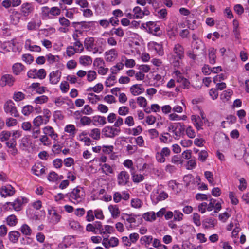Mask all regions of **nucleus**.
Returning <instances> with one entry per match:
<instances>
[{"instance_id": "nucleus-37", "label": "nucleus", "mask_w": 249, "mask_h": 249, "mask_svg": "<svg viewBox=\"0 0 249 249\" xmlns=\"http://www.w3.org/2000/svg\"><path fill=\"white\" fill-rule=\"evenodd\" d=\"M153 237L150 235H145L140 238V242L142 245L147 247L151 243Z\"/></svg>"}, {"instance_id": "nucleus-26", "label": "nucleus", "mask_w": 249, "mask_h": 249, "mask_svg": "<svg viewBox=\"0 0 249 249\" xmlns=\"http://www.w3.org/2000/svg\"><path fill=\"white\" fill-rule=\"evenodd\" d=\"M48 123V122L41 115L37 116L33 121L34 125L37 127L42 124H47Z\"/></svg>"}, {"instance_id": "nucleus-34", "label": "nucleus", "mask_w": 249, "mask_h": 249, "mask_svg": "<svg viewBox=\"0 0 249 249\" xmlns=\"http://www.w3.org/2000/svg\"><path fill=\"white\" fill-rule=\"evenodd\" d=\"M191 120L194 123L195 126L197 130L201 129L202 122L199 116L195 115H192Z\"/></svg>"}, {"instance_id": "nucleus-39", "label": "nucleus", "mask_w": 249, "mask_h": 249, "mask_svg": "<svg viewBox=\"0 0 249 249\" xmlns=\"http://www.w3.org/2000/svg\"><path fill=\"white\" fill-rule=\"evenodd\" d=\"M39 141L43 145L45 146H49L52 143L49 137L45 134L42 135L39 137Z\"/></svg>"}, {"instance_id": "nucleus-58", "label": "nucleus", "mask_w": 249, "mask_h": 249, "mask_svg": "<svg viewBox=\"0 0 249 249\" xmlns=\"http://www.w3.org/2000/svg\"><path fill=\"white\" fill-rule=\"evenodd\" d=\"M25 95L20 91L15 92L13 95V99L16 102H19L25 98Z\"/></svg>"}, {"instance_id": "nucleus-45", "label": "nucleus", "mask_w": 249, "mask_h": 249, "mask_svg": "<svg viewBox=\"0 0 249 249\" xmlns=\"http://www.w3.org/2000/svg\"><path fill=\"white\" fill-rule=\"evenodd\" d=\"M232 93L233 92L231 89H228L224 91L220 95V98L223 102L227 101L229 100Z\"/></svg>"}, {"instance_id": "nucleus-17", "label": "nucleus", "mask_w": 249, "mask_h": 249, "mask_svg": "<svg viewBox=\"0 0 249 249\" xmlns=\"http://www.w3.org/2000/svg\"><path fill=\"white\" fill-rule=\"evenodd\" d=\"M41 24V21L39 18H33L27 23V29L29 31L36 30Z\"/></svg>"}, {"instance_id": "nucleus-42", "label": "nucleus", "mask_w": 249, "mask_h": 249, "mask_svg": "<svg viewBox=\"0 0 249 249\" xmlns=\"http://www.w3.org/2000/svg\"><path fill=\"white\" fill-rule=\"evenodd\" d=\"M100 166L101 167L102 172L107 175L113 174L114 172L113 168L108 164H100Z\"/></svg>"}, {"instance_id": "nucleus-14", "label": "nucleus", "mask_w": 249, "mask_h": 249, "mask_svg": "<svg viewBox=\"0 0 249 249\" xmlns=\"http://www.w3.org/2000/svg\"><path fill=\"white\" fill-rule=\"evenodd\" d=\"M42 133L54 141L57 140L58 137V134L55 132L54 129L49 125L46 126L42 128Z\"/></svg>"}, {"instance_id": "nucleus-9", "label": "nucleus", "mask_w": 249, "mask_h": 249, "mask_svg": "<svg viewBox=\"0 0 249 249\" xmlns=\"http://www.w3.org/2000/svg\"><path fill=\"white\" fill-rule=\"evenodd\" d=\"M34 10L33 5L31 3H23L20 7L21 14L23 17H26L32 14Z\"/></svg>"}, {"instance_id": "nucleus-11", "label": "nucleus", "mask_w": 249, "mask_h": 249, "mask_svg": "<svg viewBox=\"0 0 249 249\" xmlns=\"http://www.w3.org/2000/svg\"><path fill=\"white\" fill-rule=\"evenodd\" d=\"M118 53L116 49L112 48L105 53V59L107 62H114L117 58Z\"/></svg>"}, {"instance_id": "nucleus-46", "label": "nucleus", "mask_w": 249, "mask_h": 249, "mask_svg": "<svg viewBox=\"0 0 249 249\" xmlns=\"http://www.w3.org/2000/svg\"><path fill=\"white\" fill-rule=\"evenodd\" d=\"M6 222L8 225L10 226H14L18 223V219L15 215L12 214L7 217Z\"/></svg>"}, {"instance_id": "nucleus-44", "label": "nucleus", "mask_w": 249, "mask_h": 249, "mask_svg": "<svg viewBox=\"0 0 249 249\" xmlns=\"http://www.w3.org/2000/svg\"><path fill=\"white\" fill-rule=\"evenodd\" d=\"M20 231L23 234L27 236L31 235L32 232L31 228L26 224H24L21 226Z\"/></svg>"}, {"instance_id": "nucleus-51", "label": "nucleus", "mask_w": 249, "mask_h": 249, "mask_svg": "<svg viewBox=\"0 0 249 249\" xmlns=\"http://www.w3.org/2000/svg\"><path fill=\"white\" fill-rule=\"evenodd\" d=\"M124 66V64L123 62H119L113 66L110 69V71L113 74H116L119 71L123 69Z\"/></svg>"}, {"instance_id": "nucleus-12", "label": "nucleus", "mask_w": 249, "mask_h": 249, "mask_svg": "<svg viewBox=\"0 0 249 249\" xmlns=\"http://www.w3.org/2000/svg\"><path fill=\"white\" fill-rule=\"evenodd\" d=\"M62 76V72L57 70L52 71L49 74V81L52 84L56 85L60 80Z\"/></svg>"}, {"instance_id": "nucleus-64", "label": "nucleus", "mask_w": 249, "mask_h": 249, "mask_svg": "<svg viewBox=\"0 0 249 249\" xmlns=\"http://www.w3.org/2000/svg\"><path fill=\"white\" fill-rule=\"evenodd\" d=\"M11 133L8 131H3L0 134V139L2 142L7 141L10 137Z\"/></svg>"}, {"instance_id": "nucleus-16", "label": "nucleus", "mask_w": 249, "mask_h": 249, "mask_svg": "<svg viewBox=\"0 0 249 249\" xmlns=\"http://www.w3.org/2000/svg\"><path fill=\"white\" fill-rule=\"evenodd\" d=\"M129 175L125 171H122L117 176V182L119 185H125L128 181Z\"/></svg>"}, {"instance_id": "nucleus-1", "label": "nucleus", "mask_w": 249, "mask_h": 249, "mask_svg": "<svg viewBox=\"0 0 249 249\" xmlns=\"http://www.w3.org/2000/svg\"><path fill=\"white\" fill-rule=\"evenodd\" d=\"M85 192L83 188L77 186L69 193L70 200L74 204L81 202L84 198Z\"/></svg>"}, {"instance_id": "nucleus-32", "label": "nucleus", "mask_w": 249, "mask_h": 249, "mask_svg": "<svg viewBox=\"0 0 249 249\" xmlns=\"http://www.w3.org/2000/svg\"><path fill=\"white\" fill-rule=\"evenodd\" d=\"M209 62L212 64H213L216 62V50L214 48H210L209 50Z\"/></svg>"}, {"instance_id": "nucleus-10", "label": "nucleus", "mask_w": 249, "mask_h": 249, "mask_svg": "<svg viewBox=\"0 0 249 249\" xmlns=\"http://www.w3.org/2000/svg\"><path fill=\"white\" fill-rule=\"evenodd\" d=\"M15 193V190L11 185H7L2 186L0 189V194L2 197L11 196Z\"/></svg>"}, {"instance_id": "nucleus-18", "label": "nucleus", "mask_w": 249, "mask_h": 249, "mask_svg": "<svg viewBox=\"0 0 249 249\" xmlns=\"http://www.w3.org/2000/svg\"><path fill=\"white\" fill-rule=\"evenodd\" d=\"M118 243L119 240L114 237H112L109 239L107 238H104L102 241V245L106 248H109L110 247H116L118 245Z\"/></svg>"}, {"instance_id": "nucleus-6", "label": "nucleus", "mask_w": 249, "mask_h": 249, "mask_svg": "<svg viewBox=\"0 0 249 249\" xmlns=\"http://www.w3.org/2000/svg\"><path fill=\"white\" fill-rule=\"evenodd\" d=\"M171 154L170 149L167 147H163L160 151L156 153V159L158 162L164 163L166 161L165 157H168Z\"/></svg>"}, {"instance_id": "nucleus-25", "label": "nucleus", "mask_w": 249, "mask_h": 249, "mask_svg": "<svg viewBox=\"0 0 249 249\" xmlns=\"http://www.w3.org/2000/svg\"><path fill=\"white\" fill-rule=\"evenodd\" d=\"M149 46L153 48L157 53L160 55H162L163 54V50L162 45L159 43L152 42L149 43Z\"/></svg>"}, {"instance_id": "nucleus-62", "label": "nucleus", "mask_w": 249, "mask_h": 249, "mask_svg": "<svg viewBox=\"0 0 249 249\" xmlns=\"http://www.w3.org/2000/svg\"><path fill=\"white\" fill-rule=\"evenodd\" d=\"M239 185H238V189L241 191H243L246 190L247 186V183L246 179L241 178L239 179Z\"/></svg>"}, {"instance_id": "nucleus-48", "label": "nucleus", "mask_w": 249, "mask_h": 249, "mask_svg": "<svg viewBox=\"0 0 249 249\" xmlns=\"http://www.w3.org/2000/svg\"><path fill=\"white\" fill-rule=\"evenodd\" d=\"M177 124L180 126V128H179V131H177V129H175L174 131H171L170 132L173 133V137L175 139L178 140L180 137L181 132L184 130V125L180 123H178Z\"/></svg>"}, {"instance_id": "nucleus-21", "label": "nucleus", "mask_w": 249, "mask_h": 249, "mask_svg": "<svg viewBox=\"0 0 249 249\" xmlns=\"http://www.w3.org/2000/svg\"><path fill=\"white\" fill-rule=\"evenodd\" d=\"M153 199H155L157 202L165 200L168 197V194L164 192H161L159 193L158 190L153 191L151 195Z\"/></svg>"}, {"instance_id": "nucleus-5", "label": "nucleus", "mask_w": 249, "mask_h": 249, "mask_svg": "<svg viewBox=\"0 0 249 249\" xmlns=\"http://www.w3.org/2000/svg\"><path fill=\"white\" fill-rule=\"evenodd\" d=\"M27 75L30 78L43 79L46 77V72L44 69H40L38 70L34 69L29 71Z\"/></svg>"}, {"instance_id": "nucleus-35", "label": "nucleus", "mask_w": 249, "mask_h": 249, "mask_svg": "<svg viewBox=\"0 0 249 249\" xmlns=\"http://www.w3.org/2000/svg\"><path fill=\"white\" fill-rule=\"evenodd\" d=\"M24 66L20 63L14 64L12 67L13 73L16 75H18L24 70Z\"/></svg>"}, {"instance_id": "nucleus-41", "label": "nucleus", "mask_w": 249, "mask_h": 249, "mask_svg": "<svg viewBox=\"0 0 249 249\" xmlns=\"http://www.w3.org/2000/svg\"><path fill=\"white\" fill-rule=\"evenodd\" d=\"M133 17L135 19H142L143 18L142 10L139 6L135 7L133 9Z\"/></svg>"}, {"instance_id": "nucleus-47", "label": "nucleus", "mask_w": 249, "mask_h": 249, "mask_svg": "<svg viewBox=\"0 0 249 249\" xmlns=\"http://www.w3.org/2000/svg\"><path fill=\"white\" fill-rule=\"evenodd\" d=\"M100 130L98 128H94L90 131L89 136L95 140H98L100 138Z\"/></svg>"}, {"instance_id": "nucleus-33", "label": "nucleus", "mask_w": 249, "mask_h": 249, "mask_svg": "<svg viewBox=\"0 0 249 249\" xmlns=\"http://www.w3.org/2000/svg\"><path fill=\"white\" fill-rule=\"evenodd\" d=\"M21 14L18 11H14L11 15V20L14 25H17L20 21L21 18Z\"/></svg>"}, {"instance_id": "nucleus-28", "label": "nucleus", "mask_w": 249, "mask_h": 249, "mask_svg": "<svg viewBox=\"0 0 249 249\" xmlns=\"http://www.w3.org/2000/svg\"><path fill=\"white\" fill-rule=\"evenodd\" d=\"M92 62V58L89 56L82 55L79 57V63L84 66H89L91 64Z\"/></svg>"}, {"instance_id": "nucleus-22", "label": "nucleus", "mask_w": 249, "mask_h": 249, "mask_svg": "<svg viewBox=\"0 0 249 249\" xmlns=\"http://www.w3.org/2000/svg\"><path fill=\"white\" fill-rule=\"evenodd\" d=\"M32 171L34 174L39 176L45 172V167L41 163H36L32 168Z\"/></svg>"}, {"instance_id": "nucleus-20", "label": "nucleus", "mask_w": 249, "mask_h": 249, "mask_svg": "<svg viewBox=\"0 0 249 249\" xmlns=\"http://www.w3.org/2000/svg\"><path fill=\"white\" fill-rule=\"evenodd\" d=\"M88 132L86 131H83L78 135L77 139L78 141L84 142L85 145L89 146L91 143V140L88 137Z\"/></svg>"}, {"instance_id": "nucleus-55", "label": "nucleus", "mask_w": 249, "mask_h": 249, "mask_svg": "<svg viewBox=\"0 0 249 249\" xmlns=\"http://www.w3.org/2000/svg\"><path fill=\"white\" fill-rule=\"evenodd\" d=\"M87 78L89 82H92L96 79L97 73L93 70L89 71L87 73Z\"/></svg>"}, {"instance_id": "nucleus-24", "label": "nucleus", "mask_w": 249, "mask_h": 249, "mask_svg": "<svg viewBox=\"0 0 249 249\" xmlns=\"http://www.w3.org/2000/svg\"><path fill=\"white\" fill-rule=\"evenodd\" d=\"M30 144V140L27 136L22 137L20 140L19 147V148L23 150H26L29 147Z\"/></svg>"}, {"instance_id": "nucleus-13", "label": "nucleus", "mask_w": 249, "mask_h": 249, "mask_svg": "<svg viewBox=\"0 0 249 249\" xmlns=\"http://www.w3.org/2000/svg\"><path fill=\"white\" fill-rule=\"evenodd\" d=\"M15 78L10 74H5L2 75L0 80V85L4 87L6 85L12 86L15 82Z\"/></svg>"}, {"instance_id": "nucleus-40", "label": "nucleus", "mask_w": 249, "mask_h": 249, "mask_svg": "<svg viewBox=\"0 0 249 249\" xmlns=\"http://www.w3.org/2000/svg\"><path fill=\"white\" fill-rule=\"evenodd\" d=\"M216 221L213 218H207L203 221V224L205 228H210L214 227Z\"/></svg>"}, {"instance_id": "nucleus-2", "label": "nucleus", "mask_w": 249, "mask_h": 249, "mask_svg": "<svg viewBox=\"0 0 249 249\" xmlns=\"http://www.w3.org/2000/svg\"><path fill=\"white\" fill-rule=\"evenodd\" d=\"M173 51L174 53L176 54V56L172 55V57L170 58V61L174 66L179 67L180 64V60L184 54L183 48L181 45L177 44L175 45Z\"/></svg>"}, {"instance_id": "nucleus-63", "label": "nucleus", "mask_w": 249, "mask_h": 249, "mask_svg": "<svg viewBox=\"0 0 249 249\" xmlns=\"http://www.w3.org/2000/svg\"><path fill=\"white\" fill-rule=\"evenodd\" d=\"M194 179L191 175H187L183 177V181L187 187L192 184Z\"/></svg>"}, {"instance_id": "nucleus-50", "label": "nucleus", "mask_w": 249, "mask_h": 249, "mask_svg": "<svg viewBox=\"0 0 249 249\" xmlns=\"http://www.w3.org/2000/svg\"><path fill=\"white\" fill-rule=\"evenodd\" d=\"M177 124L180 126V128H179V131H177V129H175L174 131H171L170 132L173 133V137L175 139L178 140L180 137L181 132L184 130V125L180 123H178Z\"/></svg>"}, {"instance_id": "nucleus-36", "label": "nucleus", "mask_w": 249, "mask_h": 249, "mask_svg": "<svg viewBox=\"0 0 249 249\" xmlns=\"http://www.w3.org/2000/svg\"><path fill=\"white\" fill-rule=\"evenodd\" d=\"M108 210L111 214L113 218H116L119 216L120 211L117 205H110L108 207Z\"/></svg>"}, {"instance_id": "nucleus-15", "label": "nucleus", "mask_w": 249, "mask_h": 249, "mask_svg": "<svg viewBox=\"0 0 249 249\" xmlns=\"http://www.w3.org/2000/svg\"><path fill=\"white\" fill-rule=\"evenodd\" d=\"M120 130L111 126H106L103 129V133L106 137L113 138L118 135Z\"/></svg>"}, {"instance_id": "nucleus-49", "label": "nucleus", "mask_w": 249, "mask_h": 249, "mask_svg": "<svg viewBox=\"0 0 249 249\" xmlns=\"http://www.w3.org/2000/svg\"><path fill=\"white\" fill-rule=\"evenodd\" d=\"M177 124L180 126V128H179V131H177V129H175L174 131H171L170 132L173 133V137L175 139L178 140L180 137L181 132L184 130V125L180 123H178Z\"/></svg>"}, {"instance_id": "nucleus-61", "label": "nucleus", "mask_w": 249, "mask_h": 249, "mask_svg": "<svg viewBox=\"0 0 249 249\" xmlns=\"http://www.w3.org/2000/svg\"><path fill=\"white\" fill-rule=\"evenodd\" d=\"M70 227L74 230H81L82 227L80 226L79 223L76 221L71 220L69 221Z\"/></svg>"}, {"instance_id": "nucleus-31", "label": "nucleus", "mask_w": 249, "mask_h": 249, "mask_svg": "<svg viewBox=\"0 0 249 249\" xmlns=\"http://www.w3.org/2000/svg\"><path fill=\"white\" fill-rule=\"evenodd\" d=\"M20 234L19 232L14 231L9 232L8 237L9 240L13 243H16L18 242Z\"/></svg>"}, {"instance_id": "nucleus-7", "label": "nucleus", "mask_w": 249, "mask_h": 249, "mask_svg": "<svg viewBox=\"0 0 249 249\" xmlns=\"http://www.w3.org/2000/svg\"><path fill=\"white\" fill-rule=\"evenodd\" d=\"M175 78L178 83L180 84V86L183 89H187L190 87V82L186 78H184L181 72L178 71H176L174 72Z\"/></svg>"}, {"instance_id": "nucleus-52", "label": "nucleus", "mask_w": 249, "mask_h": 249, "mask_svg": "<svg viewBox=\"0 0 249 249\" xmlns=\"http://www.w3.org/2000/svg\"><path fill=\"white\" fill-rule=\"evenodd\" d=\"M131 175L133 182L138 183L142 181L144 179V177L141 174H136L133 171L131 172Z\"/></svg>"}, {"instance_id": "nucleus-4", "label": "nucleus", "mask_w": 249, "mask_h": 249, "mask_svg": "<svg viewBox=\"0 0 249 249\" xmlns=\"http://www.w3.org/2000/svg\"><path fill=\"white\" fill-rule=\"evenodd\" d=\"M4 109L6 113H10L11 115L14 117H18L19 116L16 107L15 106V104L11 100L7 101L5 103Z\"/></svg>"}, {"instance_id": "nucleus-19", "label": "nucleus", "mask_w": 249, "mask_h": 249, "mask_svg": "<svg viewBox=\"0 0 249 249\" xmlns=\"http://www.w3.org/2000/svg\"><path fill=\"white\" fill-rule=\"evenodd\" d=\"M6 145L9 148L8 152L13 156L16 155L18 151L16 148L17 143L15 140L12 139L11 140L6 142Z\"/></svg>"}, {"instance_id": "nucleus-43", "label": "nucleus", "mask_w": 249, "mask_h": 249, "mask_svg": "<svg viewBox=\"0 0 249 249\" xmlns=\"http://www.w3.org/2000/svg\"><path fill=\"white\" fill-rule=\"evenodd\" d=\"M76 129L73 124H69L64 128V131L69 133L70 136H74L76 133Z\"/></svg>"}, {"instance_id": "nucleus-56", "label": "nucleus", "mask_w": 249, "mask_h": 249, "mask_svg": "<svg viewBox=\"0 0 249 249\" xmlns=\"http://www.w3.org/2000/svg\"><path fill=\"white\" fill-rule=\"evenodd\" d=\"M48 100V98L46 95H41L37 97L34 101V102L36 104H42L46 103Z\"/></svg>"}, {"instance_id": "nucleus-29", "label": "nucleus", "mask_w": 249, "mask_h": 249, "mask_svg": "<svg viewBox=\"0 0 249 249\" xmlns=\"http://www.w3.org/2000/svg\"><path fill=\"white\" fill-rule=\"evenodd\" d=\"M49 213L52 215L51 219L54 224H57L60 221L61 216L57 213L55 210H49Z\"/></svg>"}, {"instance_id": "nucleus-3", "label": "nucleus", "mask_w": 249, "mask_h": 249, "mask_svg": "<svg viewBox=\"0 0 249 249\" xmlns=\"http://www.w3.org/2000/svg\"><path fill=\"white\" fill-rule=\"evenodd\" d=\"M28 199L24 197H18L12 202H8L7 204L13 207L16 211H19L22 209L24 204L27 203Z\"/></svg>"}, {"instance_id": "nucleus-27", "label": "nucleus", "mask_w": 249, "mask_h": 249, "mask_svg": "<svg viewBox=\"0 0 249 249\" xmlns=\"http://www.w3.org/2000/svg\"><path fill=\"white\" fill-rule=\"evenodd\" d=\"M84 46L87 50L92 51L94 46V39L93 37H88L85 38L84 40Z\"/></svg>"}, {"instance_id": "nucleus-57", "label": "nucleus", "mask_w": 249, "mask_h": 249, "mask_svg": "<svg viewBox=\"0 0 249 249\" xmlns=\"http://www.w3.org/2000/svg\"><path fill=\"white\" fill-rule=\"evenodd\" d=\"M34 110V107L31 105L25 106L22 109V113L25 116L29 115Z\"/></svg>"}, {"instance_id": "nucleus-8", "label": "nucleus", "mask_w": 249, "mask_h": 249, "mask_svg": "<svg viewBox=\"0 0 249 249\" xmlns=\"http://www.w3.org/2000/svg\"><path fill=\"white\" fill-rule=\"evenodd\" d=\"M58 21L60 27L58 30L59 32L63 33H66L69 31V27L70 26L71 22L64 17H60L58 18Z\"/></svg>"}, {"instance_id": "nucleus-23", "label": "nucleus", "mask_w": 249, "mask_h": 249, "mask_svg": "<svg viewBox=\"0 0 249 249\" xmlns=\"http://www.w3.org/2000/svg\"><path fill=\"white\" fill-rule=\"evenodd\" d=\"M131 93L134 96H137L144 91V89L140 84H135L130 87Z\"/></svg>"}, {"instance_id": "nucleus-59", "label": "nucleus", "mask_w": 249, "mask_h": 249, "mask_svg": "<svg viewBox=\"0 0 249 249\" xmlns=\"http://www.w3.org/2000/svg\"><path fill=\"white\" fill-rule=\"evenodd\" d=\"M5 124L7 127H10L16 126L18 124V121L13 118L9 117L6 119Z\"/></svg>"}, {"instance_id": "nucleus-53", "label": "nucleus", "mask_w": 249, "mask_h": 249, "mask_svg": "<svg viewBox=\"0 0 249 249\" xmlns=\"http://www.w3.org/2000/svg\"><path fill=\"white\" fill-rule=\"evenodd\" d=\"M143 205L142 201L138 198H133L131 200V205L134 208H140Z\"/></svg>"}, {"instance_id": "nucleus-30", "label": "nucleus", "mask_w": 249, "mask_h": 249, "mask_svg": "<svg viewBox=\"0 0 249 249\" xmlns=\"http://www.w3.org/2000/svg\"><path fill=\"white\" fill-rule=\"evenodd\" d=\"M142 218L147 221L153 222L156 220V213L153 211H150L143 214Z\"/></svg>"}, {"instance_id": "nucleus-38", "label": "nucleus", "mask_w": 249, "mask_h": 249, "mask_svg": "<svg viewBox=\"0 0 249 249\" xmlns=\"http://www.w3.org/2000/svg\"><path fill=\"white\" fill-rule=\"evenodd\" d=\"M122 62H124V65L127 68H133L135 66L136 63L134 59H127L125 56H123L121 58Z\"/></svg>"}, {"instance_id": "nucleus-54", "label": "nucleus", "mask_w": 249, "mask_h": 249, "mask_svg": "<svg viewBox=\"0 0 249 249\" xmlns=\"http://www.w3.org/2000/svg\"><path fill=\"white\" fill-rule=\"evenodd\" d=\"M103 89V85L101 83H98L93 87H90L88 88L87 90L88 91H93L96 93H99Z\"/></svg>"}, {"instance_id": "nucleus-60", "label": "nucleus", "mask_w": 249, "mask_h": 249, "mask_svg": "<svg viewBox=\"0 0 249 249\" xmlns=\"http://www.w3.org/2000/svg\"><path fill=\"white\" fill-rule=\"evenodd\" d=\"M88 99L89 102L94 104L100 100V97L93 93H89L88 95Z\"/></svg>"}]
</instances>
